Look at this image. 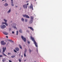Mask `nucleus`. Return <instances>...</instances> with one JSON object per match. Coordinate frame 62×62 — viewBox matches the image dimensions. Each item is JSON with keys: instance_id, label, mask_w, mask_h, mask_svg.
Masks as SVG:
<instances>
[{"instance_id": "47", "label": "nucleus", "mask_w": 62, "mask_h": 62, "mask_svg": "<svg viewBox=\"0 0 62 62\" xmlns=\"http://www.w3.org/2000/svg\"><path fill=\"white\" fill-rule=\"evenodd\" d=\"M26 61V60H25L24 61Z\"/></svg>"}, {"instance_id": "12", "label": "nucleus", "mask_w": 62, "mask_h": 62, "mask_svg": "<svg viewBox=\"0 0 62 62\" xmlns=\"http://www.w3.org/2000/svg\"><path fill=\"white\" fill-rule=\"evenodd\" d=\"M3 33L5 35H8V33L6 32H4Z\"/></svg>"}, {"instance_id": "28", "label": "nucleus", "mask_w": 62, "mask_h": 62, "mask_svg": "<svg viewBox=\"0 0 62 62\" xmlns=\"http://www.w3.org/2000/svg\"><path fill=\"white\" fill-rule=\"evenodd\" d=\"M28 44H30V42H29V41H28Z\"/></svg>"}, {"instance_id": "21", "label": "nucleus", "mask_w": 62, "mask_h": 62, "mask_svg": "<svg viewBox=\"0 0 62 62\" xmlns=\"http://www.w3.org/2000/svg\"><path fill=\"white\" fill-rule=\"evenodd\" d=\"M21 21L22 22H24V19H23V18H22L21 19Z\"/></svg>"}, {"instance_id": "16", "label": "nucleus", "mask_w": 62, "mask_h": 62, "mask_svg": "<svg viewBox=\"0 0 62 62\" xmlns=\"http://www.w3.org/2000/svg\"><path fill=\"white\" fill-rule=\"evenodd\" d=\"M19 32H20V33H23V32H22V29H20L19 30Z\"/></svg>"}, {"instance_id": "42", "label": "nucleus", "mask_w": 62, "mask_h": 62, "mask_svg": "<svg viewBox=\"0 0 62 62\" xmlns=\"http://www.w3.org/2000/svg\"><path fill=\"white\" fill-rule=\"evenodd\" d=\"M14 28H16V27H14Z\"/></svg>"}, {"instance_id": "51", "label": "nucleus", "mask_w": 62, "mask_h": 62, "mask_svg": "<svg viewBox=\"0 0 62 62\" xmlns=\"http://www.w3.org/2000/svg\"><path fill=\"white\" fill-rule=\"evenodd\" d=\"M35 1H36V0H35Z\"/></svg>"}, {"instance_id": "29", "label": "nucleus", "mask_w": 62, "mask_h": 62, "mask_svg": "<svg viewBox=\"0 0 62 62\" xmlns=\"http://www.w3.org/2000/svg\"><path fill=\"white\" fill-rule=\"evenodd\" d=\"M24 56L25 57H26V54H24Z\"/></svg>"}, {"instance_id": "15", "label": "nucleus", "mask_w": 62, "mask_h": 62, "mask_svg": "<svg viewBox=\"0 0 62 62\" xmlns=\"http://www.w3.org/2000/svg\"><path fill=\"white\" fill-rule=\"evenodd\" d=\"M31 20H32L33 21V19H34V17H33V16H31Z\"/></svg>"}, {"instance_id": "10", "label": "nucleus", "mask_w": 62, "mask_h": 62, "mask_svg": "<svg viewBox=\"0 0 62 62\" xmlns=\"http://www.w3.org/2000/svg\"><path fill=\"white\" fill-rule=\"evenodd\" d=\"M31 6H30V8H32V10H33V5L32 4H31Z\"/></svg>"}, {"instance_id": "46", "label": "nucleus", "mask_w": 62, "mask_h": 62, "mask_svg": "<svg viewBox=\"0 0 62 62\" xmlns=\"http://www.w3.org/2000/svg\"><path fill=\"white\" fill-rule=\"evenodd\" d=\"M11 30V29H10L9 30V31H10V30Z\"/></svg>"}, {"instance_id": "8", "label": "nucleus", "mask_w": 62, "mask_h": 62, "mask_svg": "<svg viewBox=\"0 0 62 62\" xmlns=\"http://www.w3.org/2000/svg\"><path fill=\"white\" fill-rule=\"evenodd\" d=\"M28 28H30V29L32 31H34V29H33V28L32 27H28Z\"/></svg>"}, {"instance_id": "24", "label": "nucleus", "mask_w": 62, "mask_h": 62, "mask_svg": "<svg viewBox=\"0 0 62 62\" xmlns=\"http://www.w3.org/2000/svg\"><path fill=\"white\" fill-rule=\"evenodd\" d=\"M29 51L30 53H31V52H32V51L30 49H29Z\"/></svg>"}, {"instance_id": "31", "label": "nucleus", "mask_w": 62, "mask_h": 62, "mask_svg": "<svg viewBox=\"0 0 62 62\" xmlns=\"http://www.w3.org/2000/svg\"><path fill=\"white\" fill-rule=\"evenodd\" d=\"M14 51L15 52V53H17V51H16L14 49Z\"/></svg>"}, {"instance_id": "35", "label": "nucleus", "mask_w": 62, "mask_h": 62, "mask_svg": "<svg viewBox=\"0 0 62 62\" xmlns=\"http://www.w3.org/2000/svg\"><path fill=\"white\" fill-rule=\"evenodd\" d=\"M25 52H27V50H26V49H25Z\"/></svg>"}, {"instance_id": "45", "label": "nucleus", "mask_w": 62, "mask_h": 62, "mask_svg": "<svg viewBox=\"0 0 62 62\" xmlns=\"http://www.w3.org/2000/svg\"><path fill=\"white\" fill-rule=\"evenodd\" d=\"M16 8H17V6H16Z\"/></svg>"}, {"instance_id": "19", "label": "nucleus", "mask_w": 62, "mask_h": 62, "mask_svg": "<svg viewBox=\"0 0 62 62\" xmlns=\"http://www.w3.org/2000/svg\"><path fill=\"white\" fill-rule=\"evenodd\" d=\"M5 6H8V4L6 3H5V4L4 5Z\"/></svg>"}, {"instance_id": "4", "label": "nucleus", "mask_w": 62, "mask_h": 62, "mask_svg": "<svg viewBox=\"0 0 62 62\" xmlns=\"http://www.w3.org/2000/svg\"><path fill=\"white\" fill-rule=\"evenodd\" d=\"M23 16L24 17H26V18H29V17L28 15H23Z\"/></svg>"}, {"instance_id": "27", "label": "nucleus", "mask_w": 62, "mask_h": 62, "mask_svg": "<svg viewBox=\"0 0 62 62\" xmlns=\"http://www.w3.org/2000/svg\"><path fill=\"white\" fill-rule=\"evenodd\" d=\"M18 60H19V62H21V60L20 59H19Z\"/></svg>"}, {"instance_id": "1", "label": "nucleus", "mask_w": 62, "mask_h": 62, "mask_svg": "<svg viewBox=\"0 0 62 62\" xmlns=\"http://www.w3.org/2000/svg\"><path fill=\"white\" fill-rule=\"evenodd\" d=\"M31 39L32 41L34 42V43L36 47H38V44L36 42L35 40V39L33 38L32 37V36H31Z\"/></svg>"}, {"instance_id": "14", "label": "nucleus", "mask_w": 62, "mask_h": 62, "mask_svg": "<svg viewBox=\"0 0 62 62\" xmlns=\"http://www.w3.org/2000/svg\"><path fill=\"white\" fill-rule=\"evenodd\" d=\"M33 22V20H31V21L29 22V23H32Z\"/></svg>"}, {"instance_id": "26", "label": "nucleus", "mask_w": 62, "mask_h": 62, "mask_svg": "<svg viewBox=\"0 0 62 62\" xmlns=\"http://www.w3.org/2000/svg\"><path fill=\"white\" fill-rule=\"evenodd\" d=\"M18 31H16V35H18Z\"/></svg>"}, {"instance_id": "52", "label": "nucleus", "mask_w": 62, "mask_h": 62, "mask_svg": "<svg viewBox=\"0 0 62 62\" xmlns=\"http://www.w3.org/2000/svg\"><path fill=\"white\" fill-rule=\"evenodd\" d=\"M5 2H6V0H5Z\"/></svg>"}, {"instance_id": "6", "label": "nucleus", "mask_w": 62, "mask_h": 62, "mask_svg": "<svg viewBox=\"0 0 62 62\" xmlns=\"http://www.w3.org/2000/svg\"><path fill=\"white\" fill-rule=\"evenodd\" d=\"M23 7L25 9L27 8V5L26 4H25L23 6Z\"/></svg>"}, {"instance_id": "25", "label": "nucleus", "mask_w": 62, "mask_h": 62, "mask_svg": "<svg viewBox=\"0 0 62 62\" xmlns=\"http://www.w3.org/2000/svg\"><path fill=\"white\" fill-rule=\"evenodd\" d=\"M6 60H5V59H3L2 60V62H5V61Z\"/></svg>"}, {"instance_id": "32", "label": "nucleus", "mask_w": 62, "mask_h": 62, "mask_svg": "<svg viewBox=\"0 0 62 62\" xmlns=\"http://www.w3.org/2000/svg\"><path fill=\"white\" fill-rule=\"evenodd\" d=\"M0 57H3V55H0Z\"/></svg>"}, {"instance_id": "43", "label": "nucleus", "mask_w": 62, "mask_h": 62, "mask_svg": "<svg viewBox=\"0 0 62 62\" xmlns=\"http://www.w3.org/2000/svg\"><path fill=\"white\" fill-rule=\"evenodd\" d=\"M28 1H26V3H28Z\"/></svg>"}, {"instance_id": "37", "label": "nucleus", "mask_w": 62, "mask_h": 62, "mask_svg": "<svg viewBox=\"0 0 62 62\" xmlns=\"http://www.w3.org/2000/svg\"><path fill=\"white\" fill-rule=\"evenodd\" d=\"M0 53H1V49L0 48Z\"/></svg>"}, {"instance_id": "3", "label": "nucleus", "mask_w": 62, "mask_h": 62, "mask_svg": "<svg viewBox=\"0 0 62 62\" xmlns=\"http://www.w3.org/2000/svg\"><path fill=\"white\" fill-rule=\"evenodd\" d=\"M21 38L24 42H26V38H24L23 36H21Z\"/></svg>"}, {"instance_id": "5", "label": "nucleus", "mask_w": 62, "mask_h": 62, "mask_svg": "<svg viewBox=\"0 0 62 62\" xmlns=\"http://www.w3.org/2000/svg\"><path fill=\"white\" fill-rule=\"evenodd\" d=\"M0 27L2 29H4L6 27V26L4 25H3L0 26Z\"/></svg>"}, {"instance_id": "23", "label": "nucleus", "mask_w": 62, "mask_h": 62, "mask_svg": "<svg viewBox=\"0 0 62 62\" xmlns=\"http://www.w3.org/2000/svg\"><path fill=\"white\" fill-rule=\"evenodd\" d=\"M15 56L14 55H13V56H11V57H12V58H14V57H15Z\"/></svg>"}, {"instance_id": "44", "label": "nucleus", "mask_w": 62, "mask_h": 62, "mask_svg": "<svg viewBox=\"0 0 62 62\" xmlns=\"http://www.w3.org/2000/svg\"><path fill=\"white\" fill-rule=\"evenodd\" d=\"M21 57H22V58H23V55H21Z\"/></svg>"}, {"instance_id": "48", "label": "nucleus", "mask_w": 62, "mask_h": 62, "mask_svg": "<svg viewBox=\"0 0 62 62\" xmlns=\"http://www.w3.org/2000/svg\"><path fill=\"white\" fill-rule=\"evenodd\" d=\"M11 0V1H13V0Z\"/></svg>"}, {"instance_id": "9", "label": "nucleus", "mask_w": 62, "mask_h": 62, "mask_svg": "<svg viewBox=\"0 0 62 62\" xmlns=\"http://www.w3.org/2000/svg\"><path fill=\"white\" fill-rule=\"evenodd\" d=\"M6 50V47L5 48L4 47H3V52L4 53L5 52V50Z\"/></svg>"}, {"instance_id": "34", "label": "nucleus", "mask_w": 62, "mask_h": 62, "mask_svg": "<svg viewBox=\"0 0 62 62\" xmlns=\"http://www.w3.org/2000/svg\"><path fill=\"white\" fill-rule=\"evenodd\" d=\"M9 62H12V61H11L10 60H9Z\"/></svg>"}, {"instance_id": "36", "label": "nucleus", "mask_w": 62, "mask_h": 62, "mask_svg": "<svg viewBox=\"0 0 62 62\" xmlns=\"http://www.w3.org/2000/svg\"><path fill=\"white\" fill-rule=\"evenodd\" d=\"M14 32L12 31V34H14Z\"/></svg>"}, {"instance_id": "18", "label": "nucleus", "mask_w": 62, "mask_h": 62, "mask_svg": "<svg viewBox=\"0 0 62 62\" xmlns=\"http://www.w3.org/2000/svg\"><path fill=\"white\" fill-rule=\"evenodd\" d=\"M28 21V19H25V22H27Z\"/></svg>"}, {"instance_id": "38", "label": "nucleus", "mask_w": 62, "mask_h": 62, "mask_svg": "<svg viewBox=\"0 0 62 62\" xmlns=\"http://www.w3.org/2000/svg\"><path fill=\"white\" fill-rule=\"evenodd\" d=\"M8 55H9V54H10V53H8Z\"/></svg>"}, {"instance_id": "40", "label": "nucleus", "mask_w": 62, "mask_h": 62, "mask_svg": "<svg viewBox=\"0 0 62 62\" xmlns=\"http://www.w3.org/2000/svg\"><path fill=\"white\" fill-rule=\"evenodd\" d=\"M6 38H8V36H6Z\"/></svg>"}, {"instance_id": "50", "label": "nucleus", "mask_w": 62, "mask_h": 62, "mask_svg": "<svg viewBox=\"0 0 62 62\" xmlns=\"http://www.w3.org/2000/svg\"><path fill=\"white\" fill-rule=\"evenodd\" d=\"M37 52H38V49L37 48Z\"/></svg>"}, {"instance_id": "39", "label": "nucleus", "mask_w": 62, "mask_h": 62, "mask_svg": "<svg viewBox=\"0 0 62 62\" xmlns=\"http://www.w3.org/2000/svg\"><path fill=\"white\" fill-rule=\"evenodd\" d=\"M11 3H12V4H13V1H11Z\"/></svg>"}, {"instance_id": "17", "label": "nucleus", "mask_w": 62, "mask_h": 62, "mask_svg": "<svg viewBox=\"0 0 62 62\" xmlns=\"http://www.w3.org/2000/svg\"><path fill=\"white\" fill-rule=\"evenodd\" d=\"M11 12V9H10L8 12L7 13H9V12Z\"/></svg>"}, {"instance_id": "30", "label": "nucleus", "mask_w": 62, "mask_h": 62, "mask_svg": "<svg viewBox=\"0 0 62 62\" xmlns=\"http://www.w3.org/2000/svg\"><path fill=\"white\" fill-rule=\"evenodd\" d=\"M11 5L12 6H14V4H13V3H12Z\"/></svg>"}, {"instance_id": "33", "label": "nucleus", "mask_w": 62, "mask_h": 62, "mask_svg": "<svg viewBox=\"0 0 62 62\" xmlns=\"http://www.w3.org/2000/svg\"><path fill=\"white\" fill-rule=\"evenodd\" d=\"M26 51H24V54H26Z\"/></svg>"}, {"instance_id": "7", "label": "nucleus", "mask_w": 62, "mask_h": 62, "mask_svg": "<svg viewBox=\"0 0 62 62\" xmlns=\"http://www.w3.org/2000/svg\"><path fill=\"white\" fill-rule=\"evenodd\" d=\"M4 42V41H1V44L2 45H4L6 44V42Z\"/></svg>"}, {"instance_id": "41", "label": "nucleus", "mask_w": 62, "mask_h": 62, "mask_svg": "<svg viewBox=\"0 0 62 62\" xmlns=\"http://www.w3.org/2000/svg\"><path fill=\"white\" fill-rule=\"evenodd\" d=\"M27 5H29V4L28 3H27Z\"/></svg>"}, {"instance_id": "49", "label": "nucleus", "mask_w": 62, "mask_h": 62, "mask_svg": "<svg viewBox=\"0 0 62 62\" xmlns=\"http://www.w3.org/2000/svg\"><path fill=\"white\" fill-rule=\"evenodd\" d=\"M5 0H2V1H4Z\"/></svg>"}, {"instance_id": "2", "label": "nucleus", "mask_w": 62, "mask_h": 62, "mask_svg": "<svg viewBox=\"0 0 62 62\" xmlns=\"http://www.w3.org/2000/svg\"><path fill=\"white\" fill-rule=\"evenodd\" d=\"M4 21H5V22H2V24H5L6 26H8V24L7 23V20L4 19Z\"/></svg>"}, {"instance_id": "22", "label": "nucleus", "mask_w": 62, "mask_h": 62, "mask_svg": "<svg viewBox=\"0 0 62 62\" xmlns=\"http://www.w3.org/2000/svg\"><path fill=\"white\" fill-rule=\"evenodd\" d=\"M19 47L20 49H22V46H21L20 45H19Z\"/></svg>"}, {"instance_id": "13", "label": "nucleus", "mask_w": 62, "mask_h": 62, "mask_svg": "<svg viewBox=\"0 0 62 62\" xmlns=\"http://www.w3.org/2000/svg\"><path fill=\"white\" fill-rule=\"evenodd\" d=\"M15 49L17 51H19V48H18V47H16V48Z\"/></svg>"}, {"instance_id": "20", "label": "nucleus", "mask_w": 62, "mask_h": 62, "mask_svg": "<svg viewBox=\"0 0 62 62\" xmlns=\"http://www.w3.org/2000/svg\"><path fill=\"white\" fill-rule=\"evenodd\" d=\"M2 54L4 55L5 56H7V55L5 54V53H2Z\"/></svg>"}, {"instance_id": "11", "label": "nucleus", "mask_w": 62, "mask_h": 62, "mask_svg": "<svg viewBox=\"0 0 62 62\" xmlns=\"http://www.w3.org/2000/svg\"><path fill=\"white\" fill-rule=\"evenodd\" d=\"M8 41H10V42H13V41L12 40H11L8 39Z\"/></svg>"}, {"instance_id": "53", "label": "nucleus", "mask_w": 62, "mask_h": 62, "mask_svg": "<svg viewBox=\"0 0 62 62\" xmlns=\"http://www.w3.org/2000/svg\"><path fill=\"white\" fill-rule=\"evenodd\" d=\"M35 62H36V61H35Z\"/></svg>"}]
</instances>
